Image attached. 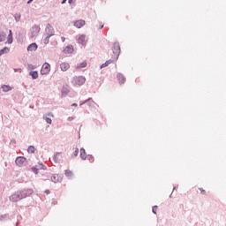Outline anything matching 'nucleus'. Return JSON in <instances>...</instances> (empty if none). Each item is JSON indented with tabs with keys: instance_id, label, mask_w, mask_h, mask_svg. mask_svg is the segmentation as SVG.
Wrapping results in <instances>:
<instances>
[{
	"instance_id": "nucleus-1",
	"label": "nucleus",
	"mask_w": 226,
	"mask_h": 226,
	"mask_svg": "<svg viewBox=\"0 0 226 226\" xmlns=\"http://www.w3.org/2000/svg\"><path fill=\"white\" fill-rule=\"evenodd\" d=\"M22 199H26V194H24V192H16L10 197V201L19 202V200H22Z\"/></svg>"
},
{
	"instance_id": "nucleus-2",
	"label": "nucleus",
	"mask_w": 226,
	"mask_h": 226,
	"mask_svg": "<svg viewBox=\"0 0 226 226\" xmlns=\"http://www.w3.org/2000/svg\"><path fill=\"white\" fill-rule=\"evenodd\" d=\"M72 84L73 86H83V84H86V78L84 76H78L72 79Z\"/></svg>"
},
{
	"instance_id": "nucleus-3",
	"label": "nucleus",
	"mask_w": 226,
	"mask_h": 226,
	"mask_svg": "<svg viewBox=\"0 0 226 226\" xmlns=\"http://www.w3.org/2000/svg\"><path fill=\"white\" fill-rule=\"evenodd\" d=\"M50 73V64L45 63L41 69V75H49Z\"/></svg>"
},
{
	"instance_id": "nucleus-4",
	"label": "nucleus",
	"mask_w": 226,
	"mask_h": 226,
	"mask_svg": "<svg viewBox=\"0 0 226 226\" xmlns=\"http://www.w3.org/2000/svg\"><path fill=\"white\" fill-rule=\"evenodd\" d=\"M51 181L53 183H61V181H63V176H61L59 174H54L51 177Z\"/></svg>"
},
{
	"instance_id": "nucleus-5",
	"label": "nucleus",
	"mask_w": 226,
	"mask_h": 226,
	"mask_svg": "<svg viewBox=\"0 0 226 226\" xmlns=\"http://www.w3.org/2000/svg\"><path fill=\"white\" fill-rule=\"evenodd\" d=\"M26 157H17L15 163L16 165H18V167H22V165H24V163H26Z\"/></svg>"
},
{
	"instance_id": "nucleus-6",
	"label": "nucleus",
	"mask_w": 226,
	"mask_h": 226,
	"mask_svg": "<svg viewBox=\"0 0 226 226\" xmlns=\"http://www.w3.org/2000/svg\"><path fill=\"white\" fill-rule=\"evenodd\" d=\"M121 52V48L118 43H115L113 47V54H115L116 57H119V54Z\"/></svg>"
},
{
	"instance_id": "nucleus-7",
	"label": "nucleus",
	"mask_w": 226,
	"mask_h": 226,
	"mask_svg": "<svg viewBox=\"0 0 226 226\" xmlns=\"http://www.w3.org/2000/svg\"><path fill=\"white\" fill-rule=\"evenodd\" d=\"M86 26V21L82 19H79L74 22V26L77 27L78 29H80L81 27H84Z\"/></svg>"
},
{
	"instance_id": "nucleus-8",
	"label": "nucleus",
	"mask_w": 226,
	"mask_h": 226,
	"mask_svg": "<svg viewBox=\"0 0 226 226\" xmlns=\"http://www.w3.org/2000/svg\"><path fill=\"white\" fill-rule=\"evenodd\" d=\"M27 50L28 52H34L36 50H38V44L36 43H31L28 47H27Z\"/></svg>"
},
{
	"instance_id": "nucleus-9",
	"label": "nucleus",
	"mask_w": 226,
	"mask_h": 226,
	"mask_svg": "<svg viewBox=\"0 0 226 226\" xmlns=\"http://www.w3.org/2000/svg\"><path fill=\"white\" fill-rule=\"evenodd\" d=\"M60 68H61L62 72H67V70H70V64H68V63H62L60 64Z\"/></svg>"
},
{
	"instance_id": "nucleus-10",
	"label": "nucleus",
	"mask_w": 226,
	"mask_h": 226,
	"mask_svg": "<svg viewBox=\"0 0 226 226\" xmlns=\"http://www.w3.org/2000/svg\"><path fill=\"white\" fill-rule=\"evenodd\" d=\"M78 43H79L80 45H86V35H79L78 38Z\"/></svg>"
},
{
	"instance_id": "nucleus-11",
	"label": "nucleus",
	"mask_w": 226,
	"mask_h": 226,
	"mask_svg": "<svg viewBox=\"0 0 226 226\" xmlns=\"http://www.w3.org/2000/svg\"><path fill=\"white\" fill-rule=\"evenodd\" d=\"M61 93H62V96H66L68 93H70V87L68 86L63 87Z\"/></svg>"
},
{
	"instance_id": "nucleus-12",
	"label": "nucleus",
	"mask_w": 226,
	"mask_h": 226,
	"mask_svg": "<svg viewBox=\"0 0 226 226\" xmlns=\"http://www.w3.org/2000/svg\"><path fill=\"white\" fill-rule=\"evenodd\" d=\"M117 79L119 84H124V82H126V79H124V76H123V74H117Z\"/></svg>"
},
{
	"instance_id": "nucleus-13",
	"label": "nucleus",
	"mask_w": 226,
	"mask_h": 226,
	"mask_svg": "<svg viewBox=\"0 0 226 226\" xmlns=\"http://www.w3.org/2000/svg\"><path fill=\"white\" fill-rule=\"evenodd\" d=\"M47 116H51V117H54V115L49 113L43 116V118L45 119L46 123H48V124H52V119L49 118Z\"/></svg>"
},
{
	"instance_id": "nucleus-14",
	"label": "nucleus",
	"mask_w": 226,
	"mask_h": 226,
	"mask_svg": "<svg viewBox=\"0 0 226 226\" xmlns=\"http://www.w3.org/2000/svg\"><path fill=\"white\" fill-rule=\"evenodd\" d=\"M7 41L8 43H13V33H11V30L9 31Z\"/></svg>"
},
{
	"instance_id": "nucleus-15",
	"label": "nucleus",
	"mask_w": 226,
	"mask_h": 226,
	"mask_svg": "<svg viewBox=\"0 0 226 226\" xmlns=\"http://www.w3.org/2000/svg\"><path fill=\"white\" fill-rule=\"evenodd\" d=\"M51 34H49L45 39H44V43L45 45H48L49 40H50V36H54V29H51Z\"/></svg>"
},
{
	"instance_id": "nucleus-16",
	"label": "nucleus",
	"mask_w": 226,
	"mask_h": 226,
	"mask_svg": "<svg viewBox=\"0 0 226 226\" xmlns=\"http://www.w3.org/2000/svg\"><path fill=\"white\" fill-rule=\"evenodd\" d=\"M80 157L82 160H86L87 158V154H86V149H80Z\"/></svg>"
},
{
	"instance_id": "nucleus-17",
	"label": "nucleus",
	"mask_w": 226,
	"mask_h": 226,
	"mask_svg": "<svg viewBox=\"0 0 226 226\" xmlns=\"http://www.w3.org/2000/svg\"><path fill=\"white\" fill-rule=\"evenodd\" d=\"M2 89L4 91V93H8V91H11V87L8 86V85H3L2 86Z\"/></svg>"
},
{
	"instance_id": "nucleus-18",
	"label": "nucleus",
	"mask_w": 226,
	"mask_h": 226,
	"mask_svg": "<svg viewBox=\"0 0 226 226\" xmlns=\"http://www.w3.org/2000/svg\"><path fill=\"white\" fill-rule=\"evenodd\" d=\"M64 52L65 54H72V52H73V49H72V47H70V46H67V47L64 49Z\"/></svg>"
},
{
	"instance_id": "nucleus-19",
	"label": "nucleus",
	"mask_w": 226,
	"mask_h": 226,
	"mask_svg": "<svg viewBox=\"0 0 226 226\" xmlns=\"http://www.w3.org/2000/svg\"><path fill=\"white\" fill-rule=\"evenodd\" d=\"M10 52V49L7 47L4 48L3 49L0 50V56H3V54Z\"/></svg>"
},
{
	"instance_id": "nucleus-20",
	"label": "nucleus",
	"mask_w": 226,
	"mask_h": 226,
	"mask_svg": "<svg viewBox=\"0 0 226 226\" xmlns=\"http://www.w3.org/2000/svg\"><path fill=\"white\" fill-rule=\"evenodd\" d=\"M86 66H87V62H83L79 65H78L76 68L79 70L80 68H86Z\"/></svg>"
},
{
	"instance_id": "nucleus-21",
	"label": "nucleus",
	"mask_w": 226,
	"mask_h": 226,
	"mask_svg": "<svg viewBox=\"0 0 226 226\" xmlns=\"http://www.w3.org/2000/svg\"><path fill=\"white\" fill-rule=\"evenodd\" d=\"M30 75H31L32 79H37L38 72H30Z\"/></svg>"
},
{
	"instance_id": "nucleus-22",
	"label": "nucleus",
	"mask_w": 226,
	"mask_h": 226,
	"mask_svg": "<svg viewBox=\"0 0 226 226\" xmlns=\"http://www.w3.org/2000/svg\"><path fill=\"white\" fill-rule=\"evenodd\" d=\"M65 176L67 177H72V176H73V172H72V170H65Z\"/></svg>"
},
{
	"instance_id": "nucleus-23",
	"label": "nucleus",
	"mask_w": 226,
	"mask_h": 226,
	"mask_svg": "<svg viewBox=\"0 0 226 226\" xmlns=\"http://www.w3.org/2000/svg\"><path fill=\"white\" fill-rule=\"evenodd\" d=\"M33 33L34 34H38V33H40V26H34L33 27Z\"/></svg>"
},
{
	"instance_id": "nucleus-24",
	"label": "nucleus",
	"mask_w": 226,
	"mask_h": 226,
	"mask_svg": "<svg viewBox=\"0 0 226 226\" xmlns=\"http://www.w3.org/2000/svg\"><path fill=\"white\" fill-rule=\"evenodd\" d=\"M112 63V60H109L106 63L102 64L101 65V68H106V66H108L109 64H110Z\"/></svg>"
},
{
	"instance_id": "nucleus-25",
	"label": "nucleus",
	"mask_w": 226,
	"mask_h": 226,
	"mask_svg": "<svg viewBox=\"0 0 226 226\" xmlns=\"http://www.w3.org/2000/svg\"><path fill=\"white\" fill-rule=\"evenodd\" d=\"M35 149L34 146L28 147L27 152L28 153H34Z\"/></svg>"
},
{
	"instance_id": "nucleus-26",
	"label": "nucleus",
	"mask_w": 226,
	"mask_h": 226,
	"mask_svg": "<svg viewBox=\"0 0 226 226\" xmlns=\"http://www.w3.org/2000/svg\"><path fill=\"white\" fill-rule=\"evenodd\" d=\"M157 211H158V206H154L152 208V212L154 213V215H156Z\"/></svg>"
},
{
	"instance_id": "nucleus-27",
	"label": "nucleus",
	"mask_w": 226,
	"mask_h": 226,
	"mask_svg": "<svg viewBox=\"0 0 226 226\" xmlns=\"http://www.w3.org/2000/svg\"><path fill=\"white\" fill-rule=\"evenodd\" d=\"M73 156H74V158L79 156V148H75Z\"/></svg>"
},
{
	"instance_id": "nucleus-28",
	"label": "nucleus",
	"mask_w": 226,
	"mask_h": 226,
	"mask_svg": "<svg viewBox=\"0 0 226 226\" xmlns=\"http://www.w3.org/2000/svg\"><path fill=\"white\" fill-rule=\"evenodd\" d=\"M15 19H16V20H20V14H16L15 15Z\"/></svg>"
},
{
	"instance_id": "nucleus-29",
	"label": "nucleus",
	"mask_w": 226,
	"mask_h": 226,
	"mask_svg": "<svg viewBox=\"0 0 226 226\" xmlns=\"http://www.w3.org/2000/svg\"><path fill=\"white\" fill-rule=\"evenodd\" d=\"M50 29H52V26L50 25H48L46 31H50Z\"/></svg>"
},
{
	"instance_id": "nucleus-30",
	"label": "nucleus",
	"mask_w": 226,
	"mask_h": 226,
	"mask_svg": "<svg viewBox=\"0 0 226 226\" xmlns=\"http://www.w3.org/2000/svg\"><path fill=\"white\" fill-rule=\"evenodd\" d=\"M200 192H201L203 195H205L206 190H204V189H202V188H200Z\"/></svg>"
},
{
	"instance_id": "nucleus-31",
	"label": "nucleus",
	"mask_w": 226,
	"mask_h": 226,
	"mask_svg": "<svg viewBox=\"0 0 226 226\" xmlns=\"http://www.w3.org/2000/svg\"><path fill=\"white\" fill-rule=\"evenodd\" d=\"M4 35L0 34V41H4Z\"/></svg>"
},
{
	"instance_id": "nucleus-32",
	"label": "nucleus",
	"mask_w": 226,
	"mask_h": 226,
	"mask_svg": "<svg viewBox=\"0 0 226 226\" xmlns=\"http://www.w3.org/2000/svg\"><path fill=\"white\" fill-rule=\"evenodd\" d=\"M32 170L33 172H35V174H38V170H36V168H33Z\"/></svg>"
},
{
	"instance_id": "nucleus-33",
	"label": "nucleus",
	"mask_w": 226,
	"mask_h": 226,
	"mask_svg": "<svg viewBox=\"0 0 226 226\" xmlns=\"http://www.w3.org/2000/svg\"><path fill=\"white\" fill-rule=\"evenodd\" d=\"M89 102H93V100L92 99H88V100L85 101V103H89Z\"/></svg>"
},
{
	"instance_id": "nucleus-34",
	"label": "nucleus",
	"mask_w": 226,
	"mask_h": 226,
	"mask_svg": "<svg viewBox=\"0 0 226 226\" xmlns=\"http://www.w3.org/2000/svg\"><path fill=\"white\" fill-rule=\"evenodd\" d=\"M44 193H46L47 195H49V194L50 193V191H49V190H46V191L44 192Z\"/></svg>"
},
{
	"instance_id": "nucleus-35",
	"label": "nucleus",
	"mask_w": 226,
	"mask_h": 226,
	"mask_svg": "<svg viewBox=\"0 0 226 226\" xmlns=\"http://www.w3.org/2000/svg\"><path fill=\"white\" fill-rule=\"evenodd\" d=\"M61 40H62V41H63V42H64V41H65V40H66V38L62 37V38H61Z\"/></svg>"
},
{
	"instance_id": "nucleus-36",
	"label": "nucleus",
	"mask_w": 226,
	"mask_h": 226,
	"mask_svg": "<svg viewBox=\"0 0 226 226\" xmlns=\"http://www.w3.org/2000/svg\"><path fill=\"white\" fill-rule=\"evenodd\" d=\"M79 105L77 103H73L72 107H78Z\"/></svg>"
},
{
	"instance_id": "nucleus-37",
	"label": "nucleus",
	"mask_w": 226,
	"mask_h": 226,
	"mask_svg": "<svg viewBox=\"0 0 226 226\" xmlns=\"http://www.w3.org/2000/svg\"><path fill=\"white\" fill-rule=\"evenodd\" d=\"M88 160H93V155H88Z\"/></svg>"
},
{
	"instance_id": "nucleus-38",
	"label": "nucleus",
	"mask_w": 226,
	"mask_h": 226,
	"mask_svg": "<svg viewBox=\"0 0 226 226\" xmlns=\"http://www.w3.org/2000/svg\"><path fill=\"white\" fill-rule=\"evenodd\" d=\"M73 3V0H69V4H72Z\"/></svg>"
},
{
	"instance_id": "nucleus-39",
	"label": "nucleus",
	"mask_w": 226,
	"mask_h": 226,
	"mask_svg": "<svg viewBox=\"0 0 226 226\" xmlns=\"http://www.w3.org/2000/svg\"><path fill=\"white\" fill-rule=\"evenodd\" d=\"M64 3H66V0L62 1V4H64Z\"/></svg>"
},
{
	"instance_id": "nucleus-40",
	"label": "nucleus",
	"mask_w": 226,
	"mask_h": 226,
	"mask_svg": "<svg viewBox=\"0 0 226 226\" xmlns=\"http://www.w3.org/2000/svg\"><path fill=\"white\" fill-rule=\"evenodd\" d=\"M101 29H103V25L101 26Z\"/></svg>"
},
{
	"instance_id": "nucleus-41",
	"label": "nucleus",
	"mask_w": 226,
	"mask_h": 226,
	"mask_svg": "<svg viewBox=\"0 0 226 226\" xmlns=\"http://www.w3.org/2000/svg\"><path fill=\"white\" fill-rule=\"evenodd\" d=\"M32 1H33V0H29V1H28V4H29V3H31Z\"/></svg>"
}]
</instances>
